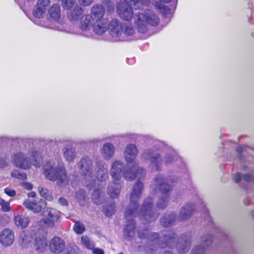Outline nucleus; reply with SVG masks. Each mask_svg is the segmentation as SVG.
Instances as JSON below:
<instances>
[{
  "label": "nucleus",
  "instance_id": "nucleus-1",
  "mask_svg": "<svg viewBox=\"0 0 254 254\" xmlns=\"http://www.w3.org/2000/svg\"><path fill=\"white\" fill-rule=\"evenodd\" d=\"M138 235L141 239L145 238L146 235L150 243H153V245L155 246L162 248L166 247L171 248L177 244L178 251L180 254H185L190 250L191 241L190 237L182 236L177 241L176 234L172 230L162 232L159 236L157 233H149L148 230H144L143 233L139 231Z\"/></svg>",
  "mask_w": 254,
  "mask_h": 254
},
{
  "label": "nucleus",
  "instance_id": "nucleus-2",
  "mask_svg": "<svg viewBox=\"0 0 254 254\" xmlns=\"http://www.w3.org/2000/svg\"><path fill=\"white\" fill-rule=\"evenodd\" d=\"M105 8L102 4H95L90 9V13L84 15L80 24L82 31H88L91 28L95 34L103 35L108 31V20L104 17Z\"/></svg>",
  "mask_w": 254,
  "mask_h": 254
},
{
  "label": "nucleus",
  "instance_id": "nucleus-3",
  "mask_svg": "<svg viewBox=\"0 0 254 254\" xmlns=\"http://www.w3.org/2000/svg\"><path fill=\"white\" fill-rule=\"evenodd\" d=\"M143 185L140 181H137L134 185L130 195V203L125 212L127 224L124 230V235L126 238L134 236L135 224L133 218L137 215L138 202L140 199Z\"/></svg>",
  "mask_w": 254,
  "mask_h": 254
},
{
  "label": "nucleus",
  "instance_id": "nucleus-4",
  "mask_svg": "<svg viewBox=\"0 0 254 254\" xmlns=\"http://www.w3.org/2000/svg\"><path fill=\"white\" fill-rule=\"evenodd\" d=\"M41 158V153L33 148L27 151L22 149L14 152L11 155V160L14 165L17 168L25 170L30 169L32 165L36 167H40Z\"/></svg>",
  "mask_w": 254,
  "mask_h": 254
},
{
  "label": "nucleus",
  "instance_id": "nucleus-5",
  "mask_svg": "<svg viewBox=\"0 0 254 254\" xmlns=\"http://www.w3.org/2000/svg\"><path fill=\"white\" fill-rule=\"evenodd\" d=\"M138 154V149L136 145L132 143L128 144L124 152V157L127 164H133L132 167L128 170H124V178L127 181H131L136 177L141 178L144 175L145 171L143 168L137 167L138 162L136 157Z\"/></svg>",
  "mask_w": 254,
  "mask_h": 254
},
{
  "label": "nucleus",
  "instance_id": "nucleus-6",
  "mask_svg": "<svg viewBox=\"0 0 254 254\" xmlns=\"http://www.w3.org/2000/svg\"><path fill=\"white\" fill-rule=\"evenodd\" d=\"M44 174L48 180L56 182L60 187H65L69 183L67 172L62 164L48 162L44 166Z\"/></svg>",
  "mask_w": 254,
  "mask_h": 254
},
{
  "label": "nucleus",
  "instance_id": "nucleus-7",
  "mask_svg": "<svg viewBox=\"0 0 254 254\" xmlns=\"http://www.w3.org/2000/svg\"><path fill=\"white\" fill-rule=\"evenodd\" d=\"M124 163L121 161L116 160L112 163L110 175L114 181L109 183L107 189V193L111 198H115L119 196L121 186L116 182H118L124 175Z\"/></svg>",
  "mask_w": 254,
  "mask_h": 254
},
{
  "label": "nucleus",
  "instance_id": "nucleus-8",
  "mask_svg": "<svg viewBox=\"0 0 254 254\" xmlns=\"http://www.w3.org/2000/svg\"><path fill=\"white\" fill-rule=\"evenodd\" d=\"M133 20L138 32L141 33L148 31V25L156 26L160 22L157 14L151 10L135 14Z\"/></svg>",
  "mask_w": 254,
  "mask_h": 254
},
{
  "label": "nucleus",
  "instance_id": "nucleus-9",
  "mask_svg": "<svg viewBox=\"0 0 254 254\" xmlns=\"http://www.w3.org/2000/svg\"><path fill=\"white\" fill-rule=\"evenodd\" d=\"M133 4L135 8L143 9L150 3V0H124L120 1L117 4V11L121 18L124 20L129 21L133 16L131 7L128 4Z\"/></svg>",
  "mask_w": 254,
  "mask_h": 254
},
{
  "label": "nucleus",
  "instance_id": "nucleus-10",
  "mask_svg": "<svg viewBox=\"0 0 254 254\" xmlns=\"http://www.w3.org/2000/svg\"><path fill=\"white\" fill-rule=\"evenodd\" d=\"M152 187L155 191H159L161 195L157 202L159 209L165 208L168 204L169 192L172 190V186L168 184V180H165L162 175L159 174L154 179Z\"/></svg>",
  "mask_w": 254,
  "mask_h": 254
},
{
  "label": "nucleus",
  "instance_id": "nucleus-11",
  "mask_svg": "<svg viewBox=\"0 0 254 254\" xmlns=\"http://www.w3.org/2000/svg\"><path fill=\"white\" fill-rule=\"evenodd\" d=\"M81 173L84 176V184L89 188L95 186L96 183L92 176L93 164L91 160L88 157H82L78 163Z\"/></svg>",
  "mask_w": 254,
  "mask_h": 254
},
{
  "label": "nucleus",
  "instance_id": "nucleus-12",
  "mask_svg": "<svg viewBox=\"0 0 254 254\" xmlns=\"http://www.w3.org/2000/svg\"><path fill=\"white\" fill-rule=\"evenodd\" d=\"M43 222L50 228L54 227L61 218V213L56 209L51 207H45L42 212Z\"/></svg>",
  "mask_w": 254,
  "mask_h": 254
},
{
  "label": "nucleus",
  "instance_id": "nucleus-13",
  "mask_svg": "<svg viewBox=\"0 0 254 254\" xmlns=\"http://www.w3.org/2000/svg\"><path fill=\"white\" fill-rule=\"evenodd\" d=\"M152 199L151 197L146 198L141 208L138 213L141 219H144L147 222L150 223L154 221L158 217V213L152 210Z\"/></svg>",
  "mask_w": 254,
  "mask_h": 254
},
{
  "label": "nucleus",
  "instance_id": "nucleus-14",
  "mask_svg": "<svg viewBox=\"0 0 254 254\" xmlns=\"http://www.w3.org/2000/svg\"><path fill=\"white\" fill-rule=\"evenodd\" d=\"M142 156L144 159L149 160V167L152 171H158L160 169L163 160L158 150H145Z\"/></svg>",
  "mask_w": 254,
  "mask_h": 254
},
{
  "label": "nucleus",
  "instance_id": "nucleus-15",
  "mask_svg": "<svg viewBox=\"0 0 254 254\" xmlns=\"http://www.w3.org/2000/svg\"><path fill=\"white\" fill-rule=\"evenodd\" d=\"M108 30L109 34L112 38L113 40L115 41H125L126 40L123 35L122 26L121 22L117 18H112L110 22L107 23Z\"/></svg>",
  "mask_w": 254,
  "mask_h": 254
},
{
  "label": "nucleus",
  "instance_id": "nucleus-16",
  "mask_svg": "<svg viewBox=\"0 0 254 254\" xmlns=\"http://www.w3.org/2000/svg\"><path fill=\"white\" fill-rule=\"evenodd\" d=\"M60 17H61V7L59 4H54L49 8L47 17L49 20L54 22L53 25L48 26V27L51 29L61 31L60 27Z\"/></svg>",
  "mask_w": 254,
  "mask_h": 254
},
{
  "label": "nucleus",
  "instance_id": "nucleus-17",
  "mask_svg": "<svg viewBox=\"0 0 254 254\" xmlns=\"http://www.w3.org/2000/svg\"><path fill=\"white\" fill-rule=\"evenodd\" d=\"M51 3V0H38L33 10L34 16L38 18L43 17Z\"/></svg>",
  "mask_w": 254,
  "mask_h": 254
},
{
  "label": "nucleus",
  "instance_id": "nucleus-18",
  "mask_svg": "<svg viewBox=\"0 0 254 254\" xmlns=\"http://www.w3.org/2000/svg\"><path fill=\"white\" fill-rule=\"evenodd\" d=\"M15 240L14 232L8 228L3 229L0 232V243L4 247L11 246Z\"/></svg>",
  "mask_w": 254,
  "mask_h": 254
},
{
  "label": "nucleus",
  "instance_id": "nucleus-19",
  "mask_svg": "<svg viewBox=\"0 0 254 254\" xmlns=\"http://www.w3.org/2000/svg\"><path fill=\"white\" fill-rule=\"evenodd\" d=\"M63 155L64 159L68 162H73L77 157L75 148L71 146V142L66 141L62 149Z\"/></svg>",
  "mask_w": 254,
  "mask_h": 254
},
{
  "label": "nucleus",
  "instance_id": "nucleus-20",
  "mask_svg": "<svg viewBox=\"0 0 254 254\" xmlns=\"http://www.w3.org/2000/svg\"><path fill=\"white\" fill-rule=\"evenodd\" d=\"M23 204L27 209L38 213L42 211L43 206L47 205V202L42 199L39 201L26 199L23 202Z\"/></svg>",
  "mask_w": 254,
  "mask_h": 254
},
{
  "label": "nucleus",
  "instance_id": "nucleus-21",
  "mask_svg": "<svg viewBox=\"0 0 254 254\" xmlns=\"http://www.w3.org/2000/svg\"><path fill=\"white\" fill-rule=\"evenodd\" d=\"M201 246H196L193 248L190 254H204L206 248L210 246L212 244V237L209 234L204 235L201 239Z\"/></svg>",
  "mask_w": 254,
  "mask_h": 254
},
{
  "label": "nucleus",
  "instance_id": "nucleus-22",
  "mask_svg": "<svg viewBox=\"0 0 254 254\" xmlns=\"http://www.w3.org/2000/svg\"><path fill=\"white\" fill-rule=\"evenodd\" d=\"M95 169L98 182H104L108 178L107 166L104 162L101 161L97 162ZM97 184H99L98 182Z\"/></svg>",
  "mask_w": 254,
  "mask_h": 254
},
{
  "label": "nucleus",
  "instance_id": "nucleus-23",
  "mask_svg": "<svg viewBox=\"0 0 254 254\" xmlns=\"http://www.w3.org/2000/svg\"><path fill=\"white\" fill-rule=\"evenodd\" d=\"M33 239L32 233L27 230L21 231L18 236V243L23 248H27L31 246Z\"/></svg>",
  "mask_w": 254,
  "mask_h": 254
},
{
  "label": "nucleus",
  "instance_id": "nucleus-24",
  "mask_svg": "<svg viewBox=\"0 0 254 254\" xmlns=\"http://www.w3.org/2000/svg\"><path fill=\"white\" fill-rule=\"evenodd\" d=\"M84 10L82 7L79 5H76L71 9H69L67 12V17L68 19L72 22H77L80 20L83 17Z\"/></svg>",
  "mask_w": 254,
  "mask_h": 254
},
{
  "label": "nucleus",
  "instance_id": "nucleus-25",
  "mask_svg": "<svg viewBox=\"0 0 254 254\" xmlns=\"http://www.w3.org/2000/svg\"><path fill=\"white\" fill-rule=\"evenodd\" d=\"M98 187L95 188L91 194V200L94 204H101L104 200V187L102 184H98Z\"/></svg>",
  "mask_w": 254,
  "mask_h": 254
},
{
  "label": "nucleus",
  "instance_id": "nucleus-26",
  "mask_svg": "<svg viewBox=\"0 0 254 254\" xmlns=\"http://www.w3.org/2000/svg\"><path fill=\"white\" fill-rule=\"evenodd\" d=\"M64 241L58 237H54L49 244L50 250L55 253H61L64 248Z\"/></svg>",
  "mask_w": 254,
  "mask_h": 254
},
{
  "label": "nucleus",
  "instance_id": "nucleus-27",
  "mask_svg": "<svg viewBox=\"0 0 254 254\" xmlns=\"http://www.w3.org/2000/svg\"><path fill=\"white\" fill-rule=\"evenodd\" d=\"M116 148L114 144L107 142L103 144L101 149V153L105 160H110L115 152Z\"/></svg>",
  "mask_w": 254,
  "mask_h": 254
},
{
  "label": "nucleus",
  "instance_id": "nucleus-28",
  "mask_svg": "<svg viewBox=\"0 0 254 254\" xmlns=\"http://www.w3.org/2000/svg\"><path fill=\"white\" fill-rule=\"evenodd\" d=\"M35 239L34 246L36 250L39 252H43L47 248L48 242L43 235L35 234Z\"/></svg>",
  "mask_w": 254,
  "mask_h": 254
},
{
  "label": "nucleus",
  "instance_id": "nucleus-29",
  "mask_svg": "<svg viewBox=\"0 0 254 254\" xmlns=\"http://www.w3.org/2000/svg\"><path fill=\"white\" fill-rule=\"evenodd\" d=\"M194 206L191 204L187 203L183 206L180 212L179 219L181 221H184L189 218L192 214Z\"/></svg>",
  "mask_w": 254,
  "mask_h": 254
},
{
  "label": "nucleus",
  "instance_id": "nucleus-30",
  "mask_svg": "<svg viewBox=\"0 0 254 254\" xmlns=\"http://www.w3.org/2000/svg\"><path fill=\"white\" fill-rule=\"evenodd\" d=\"M29 220L28 216L20 214L14 215L15 224L21 229L25 228L28 226Z\"/></svg>",
  "mask_w": 254,
  "mask_h": 254
},
{
  "label": "nucleus",
  "instance_id": "nucleus-31",
  "mask_svg": "<svg viewBox=\"0 0 254 254\" xmlns=\"http://www.w3.org/2000/svg\"><path fill=\"white\" fill-rule=\"evenodd\" d=\"M176 220V215L175 213H172L170 214L165 215L161 218V225L165 227H169L173 225Z\"/></svg>",
  "mask_w": 254,
  "mask_h": 254
},
{
  "label": "nucleus",
  "instance_id": "nucleus-32",
  "mask_svg": "<svg viewBox=\"0 0 254 254\" xmlns=\"http://www.w3.org/2000/svg\"><path fill=\"white\" fill-rule=\"evenodd\" d=\"M116 211V205L114 202L107 204L103 208V212L108 217L112 216Z\"/></svg>",
  "mask_w": 254,
  "mask_h": 254
},
{
  "label": "nucleus",
  "instance_id": "nucleus-33",
  "mask_svg": "<svg viewBox=\"0 0 254 254\" xmlns=\"http://www.w3.org/2000/svg\"><path fill=\"white\" fill-rule=\"evenodd\" d=\"M178 158L176 152L173 150H171L170 152H168L165 157L164 162L166 165H168L173 163L175 160Z\"/></svg>",
  "mask_w": 254,
  "mask_h": 254
},
{
  "label": "nucleus",
  "instance_id": "nucleus-34",
  "mask_svg": "<svg viewBox=\"0 0 254 254\" xmlns=\"http://www.w3.org/2000/svg\"><path fill=\"white\" fill-rule=\"evenodd\" d=\"M38 190L41 196L45 198V199L49 201H52L53 200V197L50 193L49 190L43 187H39Z\"/></svg>",
  "mask_w": 254,
  "mask_h": 254
},
{
  "label": "nucleus",
  "instance_id": "nucleus-35",
  "mask_svg": "<svg viewBox=\"0 0 254 254\" xmlns=\"http://www.w3.org/2000/svg\"><path fill=\"white\" fill-rule=\"evenodd\" d=\"M81 242L82 245L89 249L91 250L94 247L93 242L90 241L89 238L86 236H83L81 237Z\"/></svg>",
  "mask_w": 254,
  "mask_h": 254
},
{
  "label": "nucleus",
  "instance_id": "nucleus-36",
  "mask_svg": "<svg viewBox=\"0 0 254 254\" xmlns=\"http://www.w3.org/2000/svg\"><path fill=\"white\" fill-rule=\"evenodd\" d=\"M73 230L76 233L81 234L85 231V229L83 224L80 222L76 221L74 224Z\"/></svg>",
  "mask_w": 254,
  "mask_h": 254
},
{
  "label": "nucleus",
  "instance_id": "nucleus-37",
  "mask_svg": "<svg viewBox=\"0 0 254 254\" xmlns=\"http://www.w3.org/2000/svg\"><path fill=\"white\" fill-rule=\"evenodd\" d=\"M62 6L64 9L69 10L72 8L76 0H62Z\"/></svg>",
  "mask_w": 254,
  "mask_h": 254
},
{
  "label": "nucleus",
  "instance_id": "nucleus-38",
  "mask_svg": "<svg viewBox=\"0 0 254 254\" xmlns=\"http://www.w3.org/2000/svg\"><path fill=\"white\" fill-rule=\"evenodd\" d=\"M11 175L12 177L22 180H24L27 178V175L25 173H21L17 170L13 171L11 173Z\"/></svg>",
  "mask_w": 254,
  "mask_h": 254
},
{
  "label": "nucleus",
  "instance_id": "nucleus-39",
  "mask_svg": "<svg viewBox=\"0 0 254 254\" xmlns=\"http://www.w3.org/2000/svg\"><path fill=\"white\" fill-rule=\"evenodd\" d=\"M86 196V192L83 190H79L76 192V197L79 202H84Z\"/></svg>",
  "mask_w": 254,
  "mask_h": 254
},
{
  "label": "nucleus",
  "instance_id": "nucleus-40",
  "mask_svg": "<svg viewBox=\"0 0 254 254\" xmlns=\"http://www.w3.org/2000/svg\"><path fill=\"white\" fill-rule=\"evenodd\" d=\"M0 205L3 212H8L10 210L9 203L8 201H5L1 197H0Z\"/></svg>",
  "mask_w": 254,
  "mask_h": 254
},
{
  "label": "nucleus",
  "instance_id": "nucleus-41",
  "mask_svg": "<svg viewBox=\"0 0 254 254\" xmlns=\"http://www.w3.org/2000/svg\"><path fill=\"white\" fill-rule=\"evenodd\" d=\"M134 33H135V30L133 27L131 25H127L125 26L124 31L123 32L122 36L125 39L124 35L130 36L132 35Z\"/></svg>",
  "mask_w": 254,
  "mask_h": 254
},
{
  "label": "nucleus",
  "instance_id": "nucleus-42",
  "mask_svg": "<svg viewBox=\"0 0 254 254\" xmlns=\"http://www.w3.org/2000/svg\"><path fill=\"white\" fill-rule=\"evenodd\" d=\"M94 1V0H78L79 5L83 7L90 5Z\"/></svg>",
  "mask_w": 254,
  "mask_h": 254
},
{
  "label": "nucleus",
  "instance_id": "nucleus-43",
  "mask_svg": "<svg viewBox=\"0 0 254 254\" xmlns=\"http://www.w3.org/2000/svg\"><path fill=\"white\" fill-rule=\"evenodd\" d=\"M243 180L245 182H252L254 184V176L249 174H246L243 176Z\"/></svg>",
  "mask_w": 254,
  "mask_h": 254
},
{
  "label": "nucleus",
  "instance_id": "nucleus-44",
  "mask_svg": "<svg viewBox=\"0 0 254 254\" xmlns=\"http://www.w3.org/2000/svg\"><path fill=\"white\" fill-rule=\"evenodd\" d=\"M4 192L9 196L12 197L16 194V191L14 190L6 188L4 189Z\"/></svg>",
  "mask_w": 254,
  "mask_h": 254
},
{
  "label": "nucleus",
  "instance_id": "nucleus-45",
  "mask_svg": "<svg viewBox=\"0 0 254 254\" xmlns=\"http://www.w3.org/2000/svg\"><path fill=\"white\" fill-rule=\"evenodd\" d=\"M106 3L108 5V11L110 13L113 12L114 11V4L109 0H107Z\"/></svg>",
  "mask_w": 254,
  "mask_h": 254
},
{
  "label": "nucleus",
  "instance_id": "nucleus-46",
  "mask_svg": "<svg viewBox=\"0 0 254 254\" xmlns=\"http://www.w3.org/2000/svg\"><path fill=\"white\" fill-rule=\"evenodd\" d=\"M58 203L63 206H66L68 205L67 200L64 197H60L58 199Z\"/></svg>",
  "mask_w": 254,
  "mask_h": 254
},
{
  "label": "nucleus",
  "instance_id": "nucleus-47",
  "mask_svg": "<svg viewBox=\"0 0 254 254\" xmlns=\"http://www.w3.org/2000/svg\"><path fill=\"white\" fill-rule=\"evenodd\" d=\"M22 186L24 188L27 189V190H31L33 188V185L31 183L28 182L22 183Z\"/></svg>",
  "mask_w": 254,
  "mask_h": 254
},
{
  "label": "nucleus",
  "instance_id": "nucleus-48",
  "mask_svg": "<svg viewBox=\"0 0 254 254\" xmlns=\"http://www.w3.org/2000/svg\"><path fill=\"white\" fill-rule=\"evenodd\" d=\"M232 179L234 180V181H235L236 183H238L241 180L242 176H241L240 173H238L234 175Z\"/></svg>",
  "mask_w": 254,
  "mask_h": 254
},
{
  "label": "nucleus",
  "instance_id": "nucleus-49",
  "mask_svg": "<svg viewBox=\"0 0 254 254\" xmlns=\"http://www.w3.org/2000/svg\"><path fill=\"white\" fill-rule=\"evenodd\" d=\"M92 253L94 254H104V252L102 249L99 248H93Z\"/></svg>",
  "mask_w": 254,
  "mask_h": 254
},
{
  "label": "nucleus",
  "instance_id": "nucleus-50",
  "mask_svg": "<svg viewBox=\"0 0 254 254\" xmlns=\"http://www.w3.org/2000/svg\"><path fill=\"white\" fill-rule=\"evenodd\" d=\"M7 166V162L3 159H0V168L5 167Z\"/></svg>",
  "mask_w": 254,
  "mask_h": 254
},
{
  "label": "nucleus",
  "instance_id": "nucleus-51",
  "mask_svg": "<svg viewBox=\"0 0 254 254\" xmlns=\"http://www.w3.org/2000/svg\"><path fill=\"white\" fill-rule=\"evenodd\" d=\"M244 149V147H238L236 149V151L238 153H241L243 151V150Z\"/></svg>",
  "mask_w": 254,
  "mask_h": 254
},
{
  "label": "nucleus",
  "instance_id": "nucleus-52",
  "mask_svg": "<svg viewBox=\"0 0 254 254\" xmlns=\"http://www.w3.org/2000/svg\"><path fill=\"white\" fill-rule=\"evenodd\" d=\"M29 197H35L36 196V193L34 191H31L28 194Z\"/></svg>",
  "mask_w": 254,
  "mask_h": 254
},
{
  "label": "nucleus",
  "instance_id": "nucleus-53",
  "mask_svg": "<svg viewBox=\"0 0 254 254\" xmlns=\"http://www.w3.org/2000/svg\"><path fill=\"white\" fill-rule=\"evenodd\" d=\"M161 1H163L165 3L169 2L171 1V0H159Z\"/></svg>",
  "mask_w": 254,
  "mask_h": 254
},
{
  "label": "nucleus",
  "instance_id": "nucleus-54",
  "mask_svg": "<svg viewBox=\"0 0 254 254\" xmlns=\"http://www.w3.org/2000/svg\"><path fill=\"white\" fill-rule=\"evenodd\" d=\"M162 8L164 9V10H165V11H169V10H169V9H168V8H167L166 6H165V5H163V6H162Z\"/></svg>",
  "mask_w": 254,
  "mask_h": 254
},
{
  "label": "nucleus",
  "instance_id": "nucleus-55",
  "mask_svg": "<svg viewBox=\"0 0 254 254\" xmlns=\"http://www.w3.org/2000/svg\"><path fill=\"white\" fill-rule=\"evenodd\" d=\"M163 254H172L170 252L166 251Z\"/></svg>",
  "mask_w": 254,
  "mask_h": 254
},
{
  "label": "nucleus",
  "instance_id": "nucleus-56",
  "mask_svg": "<svg viewBox=\"0 0 254 254\" xmlns=\"http://www.w3.org/2000/svg\"><path fill=\"white\" fill-rule=\"evenodd\" d=\"M123 254V253H120V254Z\"/></svg>",
  "mask_w": 254,
  "mask_h": 254
}]
</instances>
